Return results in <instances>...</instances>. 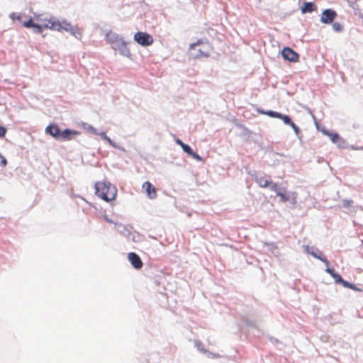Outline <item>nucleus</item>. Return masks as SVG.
<instances>
[{
  "label": "nucleus",
  "instance_id": "obj_34",
  "mask_svg": "<svg viewBox=\"0 0 363 363\" xmlns=\"http://www.w3.org/2000/svg\"><path fill=\"white\" fill-rule=\"evenodd\" d=\"M190 156L192 157L193 158L197 160H201V157L198 154L194 152V151H193V154L191 155Z\"/></svg>",
  "mask_w": 363,
  "mask_h": 363
},
{
  "label": "nucleus",
  "instance_id": "obj_14",
  "mask_svg": "<svg viewBox=\"0 0 363 363\" xmlns=\"http://www.w3.org/2000/svg\"><path fill=\"white\" fill-rule=\"evenodd\" d=\"M308 253L311 254L313 257L321 260L323 262L325 263L326 266L329 265V262L325 257H322V252H320L318 249H315V251H309V250H307Z\"/></svg>",
  "mask_w": 363,
  "mask_h": 363
},
{
  "label": "nucleus",
  "instance_id": "obj_17",
  "mask_svg": "<svg viewBox=\"0 0 363 363\" xmlns=\"http://www.w3.org/2000/svg\"><path fill=\"white\" fill-rule=\"evenodd\" d=\"M278 196L280 197L282 202H286L290 199L289 194L286 192V189H283V191H277Z\"/></svg>",
  "mask_w": 363,
  "mask_h": 363
},
{
  "label": "nucleus",
  "instance_id": "obj_31",
  "mask_svg": "<svg viewBox=\"0 0 363 363\" xmlns=\"http://www.w3.org/2000/svg\"><path fill=\"white\" fill-rule=\"evenodd\" d=\"M7 164L6 159L0 154V165L5 167Z\"/></svg>",
  "mask_w": 363,
  "mask_h": 363
},
{
  "label": "nucleus",
  "instance_id": "obj_8",
  "mask_svg": "<svg viewBox=\"0 0 363 363\" xmlns=\"http://www.w3.org/2000/svg\"><path fill=\"white\" fill-rule=\"evenodd\" d=\"M142 189L149 199H154L157 198L156 188L150 182L143 183Z\"/></svg>",
  "mask_w": 363,
  "mask_h": 363
},
{
  "label": "nucleus",
  "instance_id": "obj_35",
  "mask_svg": "<svg viewBox=\"0 0 363 363\" xmlns=\"http://www.w3.org/2000/svg\"><path fill=\"white\" fill-rule=\"evenodd\" d=\"M176 143L177 144L179 145L181 147H182V145L185 144L179 139L176 140Z\"/></svg>",
  "mask_w": 363,
  "mask_h": 363
},
{
  "label": "nucleus",
  "instance_id": "obj_5",
  "mask_svg": "<svg viewBox=\"0 0 363 363\" xmlns=\"http://www.w3.org/2000/svg\"><path fill=\"white\" fill-rule=\"evenodd\" d=\"M281 55L286 60L292 62H296L299 59L298 54L289 47H286L282 50Z\"/></svg>",
  "mask_w": 363,
  "mask_h": 363
},
{
  "label": "nucleus",
  "instance_id": "obj_16",
  "mask_svg": "<svg viewBox=\"0 0 363 363\" xmlns=\"http://www.w3.org/2000/svg\"><path fill=\"white\" fill-rule=\"evenodd\" d=\"M325 271L335 279L336 283L340 284L342 281L341 276L336 273L333 268L327 267Z\"/></svg>",
  "mask_w": 363,
  "mask_h": 363
},
{
  "label": "nucleus",
  "instance_id": "obj_37",
  "mask_svg": "<svg viewBox=\"0 0 363 363\" xmlns=\"http://www.w3.org/2000/svg\"><path fill=\"white\" fill-rule=\"evenodd\" d=\"M90 130H91V132H92L94 134H95V135H97V134H98V133H97V131H96V130L95 128H94L91 127V128H90Z\"/></svg>",
  "mask_w": 363,
  "mask_h": 363
},
{
  "label": "nucleus",
  "instance_id": "obj_11",
  "mask_svg": "<svg viewBox=\"0 0 363 363\" xmlns=\"http://www.w3.org/2000/svg\"><path fill=\"white\" fill-rule=\"evenodd\" d=\"M121 38V37L116 33L110 30L106 34V42L111 45V47Z\"/></svg>",
  "mask_w": 363,
  "mask_h": 363
},
{
  "label": "nucleus",
  "instance_id": "obj_28",
  "mask_svg": "<svg viewBox=\"0 0 363 363\" xmlns=\"http://www.w3.org/2000/svg\"><path fill=\"white\" fill-rule=\"evenodd\" d=\"M182 148L184 150V152L187 153L189 155H191L193 154L192 149L188 145H186V144L183 145Z\"/></svg>",
  "mask_w": 363,
  "mask_h": 363
},
{
  "label": "nucleus",
  "instance_id": "obj_27",
  "mask_svg": "<svg viewBox=\"0 0 363 363\" xmlns=\"http://www.w3.org/2000/svg\"><path fill=\"white\" fill-rule=\"evenodd\" d=\"M263 113L270 117L277 118H278V117H279V113H280L275 112L273 111H265Z\"/></svg>",
  "mask_w": 363,
  "mask_h": 363
},
{
  "label": "nucleus",
  "instance_id": "obj_24",
  "mask_svg": "<svg viewBox=\"0 0 363 363\" xmlns=\"http://www.w3.org/2000/svg\"><path fill=\"white\" fill-rule=\"evenodd\" d=\"M353 201L351 199H344L342 201V206L346 208H350L353 205Z\"/></svg>",
  "mask_w": 363,
  "mask_h": 363
},
{
  "label": "nucleus",
  "instance_id": "obj_33",
  "mask_svg": "<svg viewBox=\"0 0 363 363\" xmlns=\"http://www.w3.org/2000/svg\"><path fill=\"white\" fill-rule=\"evenodd\" d=\"M290 126L294 129V130L295 131V133L296 134H298L299 133V128L294 123L292 122L291 124H290Z\"/></svg>",
  "mask_w": 363,
  "mask_h": 363
},
{
  "label": "nucleus",
  "instance_id": "obj_29",
  "mask_svg": "<svg viewBox=\"0 0 363 363\" xmlns=\"http://www.w3.org/2000/svg\"><path fill=\"white\" fill-rule=\"evenodd\" d=\"M10 17L13 20H16V21H18L20 22H22V21H21L22 15L21 13H13L11 14Z\"/></svg>",
  "mask_w": 363,
  "mask_h": 363
},
{
  "label": "nucleus",
  "instance_id": "obj_7",
  "mask_svg": "<svg viewBox=\"0 0 363 363\" xmlns=\"http://www.w3.org/2000/svg\"><path fill=\"white\" fill-rule=\"evenodd\" d=\"M112 48L119 52V53L124 56H128L130 54V50L127 47V43L121 38L113 46Z\"/></svg>",
  "mask_w": 363,
  "mask_h": 363
},
{
  "label": "nucleus",
  "instance_id": "obj_3",
  "mask_svg": "<svg viewBox=\"0 0 363 363\" xmlns=\"http://www.w3.org/2000/svg\"><path fill=\"white\" fill-rule=\"evenodd\" d=\"M94 187L95 194L105 201H111L116 197L117 189L108 182H97Z\"/></svg>",
  "mask_w": 363,
  "mask_h": 363
},
{
  "label": "nucleus",
  "instance_id": "obj_15",
  "mask_svg": "<svg viewBox=\"0 0 363 363\" xmlns=\"http://www.w3.org/2000/svg\"><path fill=\"white\" fill-rule=\"evenodd\" d=\"M256 183L262 188L268 187L269 184H270V179H267L264 177H257L255 178Z\"/></svg>",
  "mask_w": 363,
  "mask_h": 363
},
{
  "label": "nucleus",
  "instance_id": "obj_2",
  "mask_svg": "<svg viewBox=\"0 0 363 363\" xmlns=\"http://www.w3.org/2000/svg\"><path fill=\"white\" fill-rule=\"evenodd\" d=\"M46 28L52 30L61 31L62 30L69 32L76 38L81 39L82 35L79 28L76 26H72L70 23L66 21H60L57 18H52L49 20L48 24L45 25Z\"/></svg>",
  "mask_w": 363,
  "mask_h": 363
},
{
  "label": "nucleus",
  "instance_id": "obj_22",
  "mask_svg": "<svg viewBox=\"0 0 363 363\" xmlns=\"http://www.w3.org/2000/svg\"><path fill=\"white\" fill-rule=\"evenodd\" d=\"M340 284H341L343 286H345L346 288H349V289H351L352 290H358L357 288L354 285H353V284H352L349 283L348 281H345L343 279H342V281H341Z\"/></svg>",
  "mask_w": 363,
  "mask_h": 363
},
{
  "label": "nucleus",
  "instance_id": "obj_21",
  "mask_svg": "<svg viewBox=\"0 0 363 363\" xmlns=\"http://www.w3.org/2000/svg\"><path fill=\"white\" fill-rule=\"evenodd\" d=\"M268 187L270 188V189L277 194V191H280V188L278 185V184L274 182L271 180L270 184H269Z\"/></svg>",
  "mask_w": 363,
  "mask_h": 363
},
{
  "label": "nucleus",
  "instance_id": "obj_26",
  "mask_svg": "<svg viewBox=\"0 0 363 363\" xmlns=\"http://www.w3.org/2000/svg\"><path fill=\"white\" fill-rule=\"evenodd\" d=\"M22 24L26 28H33L35 26L36 23H33L32 18H30L27 21L22 22Z\"/></svg>",
  "mask_w": 363,
  "mask_h": 363
},
{
  "label": "nucleus",
  "instance_id": "obj_13",
  "mask_svg": "<svg viewBox=\"0 0 363 363\" xmlns=\"http://www.w3.org/2000/svg\"><path fill=\"white\" fill-rule=\"evenodd\" d=\"M317 9L316 5L312 2H305L301 7L302 13H311Z\"/></svg>",
  "mask_w": 363,
  "mask_h": 363
},
{
  "label": "nucleus",
  "instance_id": "obj_19",
  "mask_svg": "<svg viewBox=\"0 0 363 363\" xmlns=\"http://www.w3.org/2000/svg\"><path fill=\"white\" fill-rule=\"evenodd\" d=\"M328 135L334 143H337L340 140V135L336 133H328Z\"/></svg>",
  "mask_w": 363,
  "mask_h": 363
},
{
  "label": "nucleus",
  "instance_id": "obj_9",
  "mask_svg": "<svg viewBox=\"0 0 363 363\" xmlns=\"http://www.w3.org/2000/svg\"><path fill=\"white\" fill-rule=\"evenodd\" d=\"M128 260L130 262L132 266L136 269H140L143 267V263L140 257L135 252H130L128 255Z\"/></svg>",
  "mask_w": 363,
  "mask_h": 363
},
{
  "label": "nucleus",
  "instance_id": "obj_36",
  "mask_svg": "<svg viewBox=\"0 0 363 363\" xmlns=\"http://www.w3.org/2000/svg\"><path fill=\"white\" fill-rule=\"evenodd\" d=\"M99 135L101 137V138H103L104 140V138H106V133L104 132H101L100 133H99Z\"/></svg>",
  "mask_w": 363,
  "mask_h": 363
},
{
  "label": "nucleus",
  "instance_id": "obj_38",
  "mask_svg": "<svg viewBox=\"0 0 363 363\" xmlns=\"http://www.w3.org/2000/svg\"><path fill=\"white\" fill-rule=\"evenodd\" d=\"M104 140L108 141L109 144L113 145L111 140L108 136H106V138H104Z\"/></svg>",
  "mask_w": 363,
  "mask_h": 363
},
{
  "label": "nucleus",
  "instance_id": "obj_12",
  "mask_svg": "<svg viewBox=\"0 0 363 363\" xmlns=\"http://www.w3.org/2000/svg\"><path fill=\"white\" fill-rule=\"evenodd\" d=\"M78 134V132L76 130H71L69 129H66L62 132H60V138L64 140H69L72 139V135H76Z\"/></svg>",
  "mask_w": 363,
  "mask_h": 363
},
{
  "label": "nucleus",
  "instance_id": "obj_23",
  "mask_svg": "<svg viewBox=\"0 0 363 363\" xmlns=\"http://www.w3.org/2000/svg\"><path fill=\"white\" fill-rule=\"evenodd\" d=\"M340 284H341L343 286H345L346 288H349V289H351L352 290H358L357 288L354 285H353V284H352L349 283L348 281H345L343 279H342V281H341Z\"/></svg>",
  "mask_w": 363,
  "mask_h": 363
},
{
  "label": "nucleus",
  "instance_id": "obj_25",
  "mask_svg": "<svg viewBox=\"0 0 363 363\" xmlns=\"http://www.w3.org/2000/svg\"><path fill=\"white\" fill-rule=\"evenodd\" d=\"M333 28L336 32H340L343 29V26L340 23L335 22L333 24Z\"/></svg>",
  "mask_w": 363,
  "mask_h": 363
},
{
  "label": "nucleus",
  "instance_id": "obj_4",
  "mask_svg": "<svg viewBox=\"0 0 363 363\" xmlns=\"http://www.w3.org/2000/svg\"><path fill=\"white\" fill-rule=\"evenodd\" d=\"M134 40L141 46L147 47L154 43V38L146 32L138 31L135 33Z\"/></svg>",
  "mask_w": 363,
  "mask_h": 363
},
{
  "label": "nucleus",
  "instance_id": "obj_30",
  "mask_svg": "<svg viewBox=\"0 0 363 363\" xmlns=\"http://www.w3.org/2000/svg\"><path fill=\"white\" fill-rule=\"evenodd\" d=\"M33 29H34V32L38 33H41L44 28L41 24L36 23L35 26L33 27Z\"/></svg>",
  "mask_w": 363,
  "mask_h": 363
},
{
  "label": "nucleus",
  "instance_id": "obj_32",
  "mask_svg": "<svg viewBox=\"0 0 363 363\" xmlns=\"http://www.w3.org/2000/svg\"><path fill=\"white\" fill-rule=\"evenodd\" d=\"M6 133V129L4 126L0 125V138H3L5 136Z\"/></svg>",
  "mask_w": 363,
  "mask_h": 363
},
{
  "label": "nucleus",
  "instance_id": "obj_1",
  "mask_svg": "<svg viewBox=\"0 0 363 363\" xmlns=\"http://www.w3.org/2000/svg\"><path fill=\"white\" fill-rule=\"evenodd\" d=\"M211 50V44L207 39H199L189 45V54L194 59L208 57Z\"/></svg>",
  "mask_w": 363,
  "mask_h": 363
},
{
  "label": "nucleus",
  "instance_id": "obj_18",
  "mask_svg": "<svg viewBox=\"0 0 363 363\" xmlns=\"http://www.w3.org/2000/svg\"><path fill=\"white\" fill-rule=\"evenodd\" d=\"M52 18H55L53 16H50L49 18L48 17H43L40 15H38L37 16V21L40 23V24L43 26L44 29H47L45 27V25L48 24L49 20H50Z\"/></svg>",
  "mask_w": 363,
  "mask_h": 363
},
{
  "label": "nucleus",
  "instance_id": "obj_39",
  "mask_svg": "<svg viewBox=\"0 0 363 363\" xmlns=\"http://www.w3.org/2000/svg\"><path fill=\"white\" fill-rule=\"evenodd\" d=\"M104 140L108 141L109 144L113 145L111 140L108 136H106V138H104Z\"/></svg>",
  "mask_w": 363,
  "mask_h": 363
},
{
  "label": "nucleus",
  "instance_id": "obj_6",
  "mask_svg": "<svg viewBox=\"0 0 363 363\" xmlns=\"http://www.w3.org/2000/svg\"><path fill=\"white\" fill-rule=\"evenodd\" d=\"M337 16V14L335 11L330 9H325L322 13L320 21L325 24H330Z\"/></svg>",
  "mask_w": 363,
  "mask_h": 363
},
{
  "label": "nucleus",
  "instance_id": "obj_10",
  "mask_svg": "<svg viewBox=\"0 0 363 363\" xmlns=\"http://www.w3.org/2000/svg\"><path fill=\"white\" fill-rule=\"evenodd\" d=\"M46 133L55 138H60V130L57 125L51 124L46 128Z\"/></svg>",
  "mask_w": 363,
  "mask_h": 363
},
{
  "label": "nucleus",
  "instance_id": "obj_20",
  "mask_svg": "<svg viewBox=\"0 0 363 363\" xmlns=\"http://www.w3.org/2000/svg\"><path fill=\"white\" fill-rule=\"evenodd\" d=\"M278 118L282 120L285 124H287L289 125L293 122L291 120L289 116H288L286 115L281 114V113H279V117H278Z\"/></svg>",
  "mask_w": 363,
  "mask_h": 363
}]
</instances>
